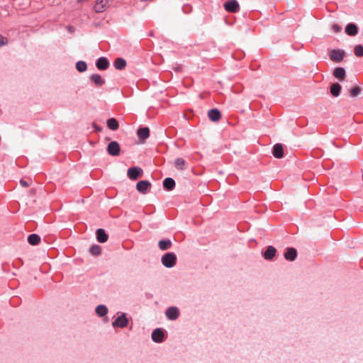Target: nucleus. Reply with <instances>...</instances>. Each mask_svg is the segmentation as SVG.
Listing matches in <instances>:
<instances>
[{"instance_id": "f257e3e1", "label": "nucleus", "mask_w": 363, "mask_h": 363, "mask_svg": "<svg viewBox=\"0 0 363 363\" xmlns=\"http://www.w3.org/2000/svg\"><path fill=\"white\" fill-rule=\"evenodd\" d=\"M151 337L153 342L162 343L167 337V332L164 328H157L152 332Z\"/></svg>"}, {"instance_id": "f03ea898", "label": "nucleus", "mask_w": 363, "mask_h": 363, "mask_svg": "<svg viewBox=\"0 0 363 363\" xmlns=\"http://www.w3.org/2000/svg\"><path fill=\"white\" fill-rule=\"evenodd\" d=\"M177 260V255L172 252L165 253L161 258L162 264L167 268L173 267L176 264Z\"/></svg>"}, {"instance_id": "7ed1b4c3", "label": "nucleus", "mask_w": 363, "mask_h": 363, "mask_svg": "<svg viewBox=\"0 0 363 363\" xmlns=\"http://www.w3.org/2000/svg\"><path fill=\"white\" fill-rule=\"evenodd\" d=\"M150 130L147 126L140 125L138 128V144L144 143L145 140L150 137Z\"/></svg>"}, {"instance_id": "20e7f679", "label": "nucleus", "mask_w": 363, "mask_h": 363, "mask_svg": "<svg viewBox=\"0 0 363 363\" xmlns=\"http://www.w3.org/2000/svg\"><path fill=\"white\" fill-rule=\"evenodd\" d=\"M164 314L169 320L174 321L179 317L180 311L177 306H169L165 310Z\"/></svg>"}, {"instance_id": "39448f33", "label": "nucleus", "mask_w": 363, "mask_h": 363, "mask_svg": "<svg viewBox=\"0 0 363 363\" xmlns=\"http://www.w3.org/2000/svg\"><path fill=\"white\" fill-rule=\"evenodd\" d=\"M345 55V52L342 49H333L330 52V59L334 62H341Z\"/></svg>"}, {"instance_id": "423d86ee", "label": "nucleus", "mask_w": 363, "mask_h": 363, "mask_svg": "<svg viewBox=\"0 0 363 363\" xmlns=\"http://www.w3.org/2000/svg\"><path fill=\"white\" fill-rule=\"evenodd\" d=\"M225 11L231 13H236L240 9V5L237 0H228L224 3Z\"/></svg>"}, {"instance_id": "0eeeda50", "label": "nucleus", "mask_w": 363, "mask_h": 363, "mask_svg": "<svg viewBox=\"0 0 363 363\" xmlns=\"http://www.w3.org/2000/svg\"><path fill=\"white\" fill-rule=\"evenodd\" d=\"M128 324V320L126 318L125 313H122L121 315L118 316L115 320L112 323V325L113 328H123L126 327Z\"/></svg>"}, {"instance_id": "6e6552de", "label": "nucleus", "mask_w": 363, "mask_h": 363, "mask_svg": "<svg viewBox=\"0 0 363 363\" xmlns=\"http://www.w3.org/2000/svg\"><path fill=\"white\" fill-rule=\"evenodd\" d=\"M297 255V250L293 247H286L284 253V259L289 262L294 261L296 259Z\"/></svg>"}, {"instance_id": "1a4fd4ad", "label": "nucleus", "mask_w": 363, "mask_h": 363, "mask_svg": "<svg viewBox=\"0 0 363 363\" xmlns=\"http://www.w3.org/2000/svg\"><path fill=\"white\" fill-rule=\"evenodd\" d=\"M277 249L272 245H269L264 251L262 252V255L265 260L270 261L275 257Z\"/></svg>"}, {"instance_id": "9d476101", "label": "nucleus", "mask_w": 363, "mask_h": 363, "mask_svg": "<svg viewBox=\"0 0 363 363\" xmlns=\"http://www.w3.org/2000/svg\"><path fill=\"white\" fill-rule=\"evenodd\" d=\"M107 151L110 155L118 156L120 154L121 147L118 142L112 141L108 143Z\"/></svg>"}, {"instance_id": "9b49d317", "label": "nucleus", "mask_w": 363, "mask_h": 363, "mask_svg": "<svg viewBox=\"0 0 363 363\" xmlns=\"http://www.w3.org/2000/svg\"><path fill=\"white\" fill-rule=\"evenodd\" d=\"M113 0H97L94 5V10L97 13L105 11L108 6L109 3Z\"/></svg>"}, {"instance_id": "f8f14e48", "label": "nucleus", "mask_w": 363, "mask_h": 363, "mask_svg": "<svg viewBox=\"0 0 363 363\" xmlns=\"http://www.w3.org/2000/svg\"><path fill=\"white\" fill-rule=\"evenodd\" d=\"M152 184L148 180H140L138 182V191L141 194H146L150 189Z\"/></svg>"}, {"instance_id": "ddd939ff", "label": "nucleus", "mask_w": 363, "mask_h": 363, "mask_svg": "<svg viewBox=\"0 0 363 363\" xmlns=\"http://www.w3.org/2000/svg\"><path fill=\"white\" fill-rule=\"evenodd\" d=\"M345 32L347 35L355 36L358 34L359 28L354 23H349L345 28Z\"/></svg>"}, {"instance_id": "4468645a", "label": "nucleus", "mask_w": 363, "mask_h": 363, "mask_svg": "<svg viewBox=\"0 0 363 363\" xmlns=\"http://www.w3.org/2000/svg\"><path fill=\"white\" fill-rule=\"evenodd\" d=\"M272 155L275 158H283L284 155L283 145L281 143H276L272 147Z\"/></svg>"}, {"instance_id": "2eb2a0df", "label": "nucleus", "mask_w": 363, "mask_h": 363, "mask_svg": "<svg viewBox=\"0 0 363 363\" xmlns=\"http://www.w3.org/2000/svg\"><path fill=\"white\" fill-rule=\"evenodd\" d=\"M333 74L335 78L338 79L340 82H342L346 76V71L345 68L341 67H335L333 70Z\"/></svg>"}, {"instance_id": "dca6fc26", "label": "nucleus", "mask_w": 363, "mask_h": 363, "mask_svg": "<svg viewBox=\"0 0 363 363\" xmlns=\"http://www.w3.org/2000/svg\"><path fill=\"white\" fill-rule=\"evenodd\" d=\"M109 62L105 57H101L96 60V67L99 70H106L109 67Z\"/></svg>"}, {"instance_id": "f3484780", "label": "nucleus", "mask_w": 363, "mask_h": 363, "mask_svg": "<svg viewBox=\"0 0 363 363\" xmlns=\"http://www.w3.org/2000/svg\"><path fill=\"white\" fill-rule=\"evenodd\" d=\"M208 116L210 121L217 122L221 118V113L218 108H211L208 112Z\"/></svg>"}, {"instance_id": "a211bd4d", "label": "nucleus", "mask_w": 363, "mask_h": 363, "mask_svg": "<svg viewBox=\"0 0 363 363\" xmlns=\"http://www.w3.org/2000/svg\"><path fill=\"white\" fill-rule=\"evenodd\" d=\"M163 188L167 191H172L175 188L176 183L171 177L165 178L162 182Z\"/></svg>"}, {"instance_id": "6ab92c4d", "label": "nucleus", "mask_w": 363, "mask_h": 363, "mask_svg": "<svg viewBox=\"0 0 363 363\" xmlns=\"http://www.w3.org/2000/svg\"><path fill=\"white\" fill-rule=\"evenodd\" d=\"M96 240L99 242L104 243L108 240V236L102 228H99L96 232Z\"/></svg>"}, {"instance_id": "aec40b11", "label": "nucleus", "mask_w": 363, "mask_h": 363, "mask_svg": "<svg viewBox=\"0 0 363 363\" xmlns=\"http://www.w3.org/2000/svg\"><path fill=\"white\" fill-rule=\"evenodd\" d=\"M172 242L169 238H164L158 242V247L162 251L167 250L171 248Z\"/></svg>"}, {"instance_id": "412c9836", "label": "nucleus", "mask_w": 363, "mask_h": 363, "mask_svg": "<svg viewBox=\"0 0 363 363\" xmlns=\"http://www.w3.org/2000/svg\"><path fill=\"white\" fill-rule=\"evenodd\" d=\"M341 89H342V86L339 83H334L330 87V94L334 97H337L340 96Z\"/></svg>"}, {"instance_id": "4be33fe9", "label": "nucleus", "mask_w": 363, "mask_h": 363, "mask_svg": "<svg viewBox=\"0 0 363 363\" xmlns=\"http://www.w3.org/2000/svg\"><path fill=\"white\" fill-rule=\"evenodd\" d=\"M96 315L100 317H104L108 313V308L105 305H99L95 308Z\"/></svg>"}, {"instance_id": "5701e85b", "label": "nucleus", "mask_w": 363, "mask_h": 363, "mask_svg": "<svg viewBox=\"0 0 363 363\" xmlns=\"http://www.w3.org/2000/svg\"><path fill=\"white\" fill-rule=\"evenodd\" d=\"M113 66L116 69L122 70L125 67L126 62L123 58L117 57L113 62Z\"/></svg>"}, {"instance_id": "b1692460", "label": "nucleus", "mask_w": 363, "mask_h": 363, "mask_svg": "<svg viewBox=\"0 0 363 363\" xmlns=\"http://www.w3.org/2000/svg\"><path fill=\"white\" fill-rule=\"evenodd\" d=\"M106 124L108 128L111 130H116L119 128V124L117 120L114 118H111L107 120Z\"/></svg>"}, {"instance_id": "393cba45", "label": "nucleus", "mask_w": 363, "mask_h": 363, "mask_svg": "<svg viewBox=\"0 0 363 363\" xmlns=\"http://www.w3.org/2000/svg\"><path fill=\"white\" fill-rule=\"evenodd\" d=\"M90 79L93 82L96 86H101L105 83V80L102 79L101 75L98 74H93L90 77Z\"/></svg>"}, {"instance_id": "a878e982", "label": "nucleus", "mask_w": 363, "mask_h": 363, "mask_svg": "<svg viewBox=\"0 0 363 363\" xmlns=\"http://www.w3.org/2000/svg\"><path fill=\"white\" fill-rule=\"evenodd\" d=\"M174 166L177 169L184 170L186 169V161L181 157L177 158L174 161Z\"/></svg>"}, {"instance_id": "bb28decb", "label": "nucleus", "mask_w": 363, "mask_h": 363, "mask_svg": "<svg viewBox=\"0 0 363 363\" xmlns=\"http://www.w3.org/2000/svg\"><path fill=\"white\" fill-rule=\"evenodd\" d=\"M28 242L32 245H36L40 242V238L37 234H31L28 237Z\"/></svg>"}, {"instance_id": "cd10ccee", "label": "nucleus", "mask_w": 363, "mask_h": 363, "mask_svg": "<svg viewBox=\"0 0 363 363\" xmlns=\"http://www.w3.org/2000/svg\"><path fill=\"white\" fill-rule=\"evenodd\" d=\"M76 69L79 72H85L86 70V69H87L86 63L84 61H78L76 63Z\"/></svg>"}, {"instance_id": "c85d7f7f", "label": "nucleus", "mask_w": 363, "mask_h": 363, "mask_svg": "<svg viewBox=\"0 0 363 363\" xmlns=\"http://www.w3.org/2000/svg\"><path fill=\"white\" fill-rule=\"evenodd\" d=\"M89 252L93 255H99L101 253V247L98 245H93L90 249Z\"/></svg>"}, {"instance_id": "c756f323", "label": "nucleus", "mask_w": 363, "mask_h": 363, "mask_svg": "<svg viewBox=\"0 0 363 363\" xmlns=\"http://www.w3.org/2000/svg\"><path fill=\"white\" fill-rule=\"evenodd\" d=\"M354 53L357 57H363V45H357L354 48Z\"/></svg>"}, {"instance_id": "7c9ffc66", "label": "nucleus", "mask_w": 363, "mask_h": 363, "mask_svg": "<svg viewBox=\"0 0 363 363\" xmlns=\"http://www.w3.org/2000/svg\"><path fill=\"white\" fill-rule=\"evenodd\" d=\"M129 178L133 181L136 180V167H130L128 171Z\"/></svg>"}, {"instance_id": "2f4dec72", "label": "nucleus", "mask_w": 363, "mask_h": 363, "mask_svg": "<svg viewBox=\"0 0 363 363\" xmlns=\"http://www.w3.org/2000/svg\"><path fill=\"white\" fill-rule=\"evenodd\" d=\"M362 89L359 86H354L350 90L351 97H357L361 92Z\"/></svg>"}, {"instance_id": "473e14b6", "label": "nucleus", "mask_w": 363, "mask_h": 363, "mask_svg": "<svg viewBox=\"0 0 363 363\" xmlns=\"http://www.w3.org/2000/svg\"><path fill=\"white\" fill-rule=\"evenodd\" d=\"M332 30L334 33H339L342 30V27L337 23H334L332 25Z\"/></svg>"}, {"instance_id": "72a5a7b5", "label": "nucleus", "mask_w": 363, "mask_h": 363, "mask_svg": "<svg viewBox=\"0 0 363 363\" xmlns=\"http://www.w3.org/2000/svg\"><path fill=\"white\" fill-rule=\"evenodd\" d=\"M7 43V39L0 35V47Z\"/></svg>"}, {"instance_id": "f704fd0d", "label": "nucleus", "mask_w": 363, "mask_h": 363, "mask_svg": "<svg viewBox=\"0 0 363 363\" xmlns=\"http://www.w3.org/2000/svg\"><path fill=\"white\" fill-rule=\"evenodd\" d=\"M20 184L23 187H28L29 186L28 182L27 181L24 180V179H21L20 180Z\"/></svg>"}, {"instance_id": "c9c22d12", "label": "nucleus", "mask_w": 363, "mask_h": 363, "mask_svg": "<svg viewBox=\"0 0 363 363\" xmlns=\"http://www.w3.org/2000/svg\"><path fill=\"white\" fill-rule=\"evenodd\" d=\"M143 170L142 168L138 167V178L143 177Z\"/></svg>"}, {"instance_id": "e433bc0d", "label": "nucleus", "mask_w": 363, "mask_h": 363, "mask_svg": "<svg viewBox=\"0 0 363 363\" xmlns=\"http://www.w3.org/2000/svg\"><path fill=\"white\" fill-rule=\"evenodd\" d=\"M93 127H94L95 131H96V132H101L102 130L101 127H100L94 123L93 124Z\"/></svg>"}, {"instance_id": "4c0bfd02", "label": "nucleus", "mask_w": 363, "mask_h": 363, "mask_svg": "<svg viewBox=\"0 0 363 363\" xmlns=\"http://www.w3.org/2000/svg\"><path fill=\"white\" fill-rule=\"evenodd\" d=\"M67 30H68L69 33H72V32H74V27H73V26H68L67 27Z\"/></svg>"}, {"instance_id": "58836bf2", "label": "nucleus", "mask_w": 363, "mask_h": 363, "mask_svg": "<svg viewBox=\"0 0 363 363\" xmlns=\"http://www.w3.org/2000/svg\"><path fill=\"white\" fill-rule=\"evenodd\" d=\"M182 9H183V11H184V13H187V11H185V6H183V7H182Z\"/></svg>"}]
</instances>
